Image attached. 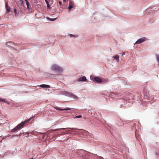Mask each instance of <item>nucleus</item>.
<instances>
[{
    "label": "nucleus",
    "instance_id": "obj_5",
    "mask_svg": "<svg viewBox=\"0 0 159 159\" xmlns=\"http://www.w3.org/2000/svg\"><path fill=\"white\" fill-rule=\"evenodd\" d=\"M74 4V2L71 1H70L69 2V6L68 9L69 10L71 9L73 7V5Z\"/></svg>",
    "mask_w": 159,
    "mask_h": 159
},
{
    "label": "nucleus",
    "instance_id": "obj_3",
    "mask_svg": "<svg viewBox=\"0 0 159 159\" xmlns=\"http://www.w3.org/2000/svg\"><path fill=\"white\" fill-rule=\"evenodd\" d=\"M146 39L145 37H144L142 38L139 39H138L135 43L134 44H140L144 41H145Z\"/></svg>",
    "mask_w": 159,
    "mask_h": 159
},
{
    "label": "nucleus",
    "instance_id": "obj_33",
    "mask_svg": "<svg viewBox=\"0 0 159 159\" xmlns=\"http://www.w3.org/2000/svg\"><path fill=\"white\" fill-rule=\"evenodd\" d=\"M64 0V1H65V0Z\"/></svg>",
    "mask_w": 159,
    "mask_h": 159
},
{
    "label": "nucleus",
    "instance_id": "obj_24",
    "mask_svg": "<svg viewBox=\"0 0 159 159\" xmlns=\"http://www.w3.org/2000/svg\"><path fill=\"white\" fill-rule=\"evenodd\" d=\"M125 54V52H123L122 53V55H124Z\"/></svg>",
    "mask_w": 159,
    "mask_h": 159
},
{
    "label": "nucleus",
    "instance_id": "obj_9",
    "mask_svg": "<svg viewBox=\"0 0 159 159\" xmlns=\"http://www.w3.org/2000/svg\"><path fill=\"white\" fill-rule=\"evenodd\" d=\"M40 87L43 88H50V85H46V84H41L40 85Z\"/></svg>",
    "mask_w": 159,
    "mask_h": 159
},
{
    "label": "nucleus",
    "instance_id": "obj_23",
    "mask_svg": "<svg viewBox=\"0 0 159 159\" xmlns=\"http://www.w3.org/2000/svg\"><path fill=\"white\" fill-rule=\"evenodd\" d=\"M20 1L21 2V3L23 4L24 3V2L23 0H20Z\"/></svg>",
    "mask_w": 159,
    "mask_h": 159
},
{
    "label": "nucleus",
    "instance_id": "obj_6",
    "mask_svg": "<svg viewBox=\"0 0 159 159\" xmlns=\"http://www.w3.org/2000/svg\"><path fill=\"white\" fill-rule=\"evenodd\" d=\"M87 80L86 77L85 76H83L82 77H80L78 79V81H84Z\"/></svg>",
    "mask_w": 159,
    "mask_h": 159
},
{
    "label": "nucleus",
    "instance_id": "obj_28",
    "mask_svg": "<svg viewBox=\"0 0 159 159\" xmlns=\"http://www.w3.org/2000/svg\"><path fill=\"white\" fill-rule=\"evenodd\" d=\"M27 136H26V137H28V136L29 135V134L28 133H27Z\"/></svg>",
    "mask_w": 159,
    "mask_h": 159
},
{
    "label": "nucleus",
    "instance_id": "obj_16",
    "mask_svg": "<svg viewBox=\"0 0 159 159\" xmlns=\"http://www.w3.org/2000/svg\"><path fill=\"white\" fill-rule=\"evenodd\" d=\"M156 59L157 62L159 63V55H157Z\"/></svg>",
    "mask_w": 159,
    "mask_h": 159
},
{
    "label": "nucleus",
    "instance_id": "obj_2",
    "mask_svg": "<svg viewBox=\"0 0 159 159\" xmlns=\"http://www.w3.org/2000/svg\"><path fill=\"white\" fill-rule=\"evenodd\" d=\"M32 118H33V117H31L29 119L25 120L24 121L20 123L18 125V126L19 127V129H20L23 128L24 126L25 125L30 121Z\"/></svg>",
    "mask_w": 159,
    "mask_h": 159
},
{
    "label": "nucleus",
    "instance_id": "obj_10",
    "mask_svg": "<svg viewBox=\"0 0 159 159\" xmlns=\"http://www.w3.org/2000/svg\"><path fill=\"white\" fill-rule=\"evenodd\" d=\"M113 58L114 59H116L118 62H119V56L118 55H115L113 57Z\"/></svg>",
    "mask_w": 159,
    "mask_h": 159
},
{
    "label": "nucleus",
    "instance_id": "obj_11",
    "mask_svg": "<svg viewBox=\"0 0 159 159\" xmlns=\"http://www.w3.org/2000/svg\"><path fill=\"white\" fill-rule=\"evenodd\" d=\"M19 127L18 126V125L16 126L15 128H14L13 129L11 130V131L12 132H14L16 131V130H17L19 129H20L19 128Z\"/></svg>",
    "mask_w": 159,
    "mask_h": 159
},
{
    "label": "nucleus",
    "instance_id": "obj_22",
    "mask_svg": "<svg viewBox=\"0 0 159 159\" xmlns=\"http://www.w3.org/2000/svg\"><path fill=\"white\" fill-rule=\"evenodd\" d=\"M45 0V1L46 4L49 3L48 2V0Z\"/></svg>",
    "mask_w": 159,
    "mask_h": 159
},
{
    "label": "nucleus",
    "instance_id": "obj_12",
    "mask_svg": "<svg viewBox=\"0 0 159 159\" xmlns=\"http://www.w3.org/2000/svg\"><path fill=\"white\" fill-rule=\"evenodd\" d=\"M0 101L3 102H6L8 104H9V102H8L6 101V99H2V98H0Z\"/></svg>",
    "mask_w": 159,
    "mask_h": 159
},
{
    "label": "nucleus",
    "instance_id": "obj_14",
    "mask_svg": "<svg viewBox=\"0 0 159 159\" xmlns=\"http://www.w3.org/2000/svg\"><path fill=\"white\" fill-rule=\"evenodd\" d=\"M57 109L58 110H70V108H66V109H61L60 108H57Z\"/></svg>",
    "mask_w": 159,
    "mask_h": 159
},
{
    "label": "nucleus",
    "instance_id": "obj_30",
    "mask_svg": "<svg viewBox=\"0 0 159 159\" xmlns=\"http://www.w3.org/2000/svg\"><path fill=\"white\" fill-rule=\"evenodd\" d=\"M71 131L70 130H68L67 131Z\"/></svg>",
    "mask_w": 159,
    "mask_h": 159
},
{
    "label": "nucleus",
    "instance_id": "obj_4",
    "mask_svg": "<svg viewBox=\"0 0 159 159\" xmlns=\"http://www.w3.org/2000/svg\"><path fill=\"white\" fill-rule=\"evenodd\" d=\"M94 80L95 81L98 83H101L102 82V80L100 78L97 77H95L94 78Z\"/></svg>",
    "mask_w": 159,
    "mask_h": 159
},
{
    "label": "nucleus",
    "instance_id": "obj_7",
    "mask_svg": "<svg viewBox=\"0 0 159 159\" xmlns=\"http://www.w3.org/2000/svg\"><path fill=\"white\" fill-rule=\"evenodd\" d=\"M78 129L74 128H60V129H56L53 130L52 131L54 132V131H58V130H60V129Z\"/></svg>",
    "mask_w": 159,
    "mask_h": 159
},
{
    "label": "nucleus",
    "instance_id": "obj_18",
    "mask_svg": "<svg viewBox=\"0 0 159 159\" xmlns=\"http://www.w3.org/2000/svg\"><path fill=\"white\" fill-rule=\"evenodd\" d=\"M81 117H82V116L81 115H79V116H75V118H80Z\"/></svg>",
    "mask_w": 159,
    "mask_h": 159
},
{
    "label": "nucleus",
    "instance_id": "obj_21",
    "mask_svg": "<svg viewBox=\"0 0 159 159\" xmlns=\"http://www.w3.org/2000/svg\"><path fill=\"white\" fill-rule=\"evenodd\" d=\"M59 4L60 5H61L62 4V2L61 1H59Z\"/></svg>",
    "mask_w": 159,
    "mask_h": 159
},
{
    "label": "nucleus",
    "instance_id": "obj_26",
    "mask_svg": "<svg viewBox=\"0 0 159 159\" xmlns=\"http://www.w3.org/2000/svg\"><path fill=\"white\" fill-rule=\"evenodd\" d=\"M84 156L83 155H82V158H84Z\"/></svg>",
    "mask_w": 159,
    "mask_h": 159
},
{
    "label": "nucleus",
    "instance_id": "obj_27",
    "mask_svg": "<svg viewBox=\"0 0 159 159\" xmlns=\"http://www.w3.org/2000/svg\"><path fill=\"white\" fill-rule=\"evenodd\" d=\"M27 136H26V137H28V136L29 135V134L28 133H27Z\"/></svg>",
    "mask_w": 159,
    "mask_h": 159
},
{
    "label": "nucleus",
    "instance_id": "obj_17",
    "mask_svg": "<svg viewBox=\"0 0 159 159\" xmlns=\"http://www.w3.org/2000/svg\"><path fill=\"white\" fill-rule=\"evenodd\" d=\"M70 95L72 96L74 98H76L77 99H78V98L75 95H74L73 94V93H71V94H70Z\"/></svg>",
    "mask_w": 159,
    "mask_h": 159
},
{
    "label": "nucleus",
    "instance_id": "obj_25",
    "mask_svg": "<svg viewBox=\"0 0 159 159\" xmlns=\"http://www.w3.org/2000/svg\"><path fill=\"white\" fill-rule=\"evenodd\" d=\"M80 152H84V151H83L82 150H80Z\"/></svg>",
    "mask_w": 159,
    "mask_h": 159
},
{
    "label": "nucleus",
    "instance_id": "obj_32",
    "mask_svg": "<svg viewBox=\"0 0 159 159\" xmlns=\"http://www.w3.org/2000/svg\"><path fill=\"white\" fill-rule=\"evenodd\" d=\"M70 35L71 36V35H72V34H70Z\"/></svg>",
    "mask_w": 159,
    "mask_h": 159
},
{
    "label": "nucleus",
    "instance_id": "obj_8",
    "mask_svg": "<svg viewBox=\"0 0 159 159\" xmlns=\"http://www.w3.org/2000/svg\"><path fill=\"white\" fill-rule=\"evenodd\" d=\"M5 7L7 12H9L10 11L11 8L8 6L7 2H6L5 3Z\"/></svg>",
    "mask_w": 159,
    "mask_h": 159
},
{
    "label": "nucleus",
    "instance_id": "obj_13",
    "mask_svg": "<svg viewBox=\"0 0 159 159\" xmlns=\"http://www.w3.org/2000/svg\"><path fill=\"white\" fill-rule=\"evenodd\" d=\"M25 1L26 3V4L27 6V8L28 9H30V7L29 3V2H28L27 0H25Z\"/></svg>",
    "mask_w": 159,
    "mask_h": 159
},
{
    "label": "nucleus",
    "instance_id": "obj_15",
    "mask_svg": "<svg viewBox=\"0 0 159 159\" xmlns=\"http://www.w3.org/2000/svg\"><path fill=\"white\" fill-rule=\"evenodd\" d=\"M47 19L48 20H49L51 21H53L55 20L56 19V18H54V19H51V18H49V17H47Z\"/></svg>",
    "mask_w": 159,
    "mask_h": 159
},
{
    "label": "nucleus",
    "instance_id": "obj_20",
    "mask_svg": "<svg viewBox=\"0 0 159 159\" xmlns=\"http://www.w3.org/2000/svg\"><path fill=\"white\" fill-rule=\"evenodd\" d=\"M47 4V7L48 8H49L50 7V5H49V3Z\"/></svg>",
    "mask_w": 159,
    "mask_h": 159
},
{
    "label": "nucleus",
    "instance_id": "obj_1",
    "mask_svg": "<svg viewBox=\"0 0 159 159\" xmlns=\"http://www.w3.org/2000/svg\"><path fill=\"white\" fill-rule=\"evenodd\" d=\"M51 69L58 73H61L63 71L62 69L56 64H53L52 66Z\"/></svg>",
    "mask_w": 159,
    "mask_h": 159
},
{
    "label": "nucleus",
    "instance_id": "obj_31",
    "mask_svg": "<svg viewBox=\"0 0 159 159\" xmlns=\"http://www.w3.org/2000/svg\"><path fill=\"white\" fill-rule=\"evenodd\" d=\"M30 159H33V158H31Z\"/></svg>",
    "mask_w": 159,
    "mask_h": 159
},
{
    "label": "nucleus",
    "instance_id": "obj_29",
    "mask_svg": "<svg viewBox=\"0 0 159 159\" xmlns=\"http://www.w3.org/2000/svg\"><path fill=\"white\" fill-rule=\"evenodd\" d=\"M9 43L8 42H7L6 43V44L7 45H8V43Z\"/></svg>",
    "mask_w": 159,
    "mask_h": 159
},
{
    "label": "nucleus",
    "instance_id": "obj_19",
    "mask_svg": "<svg viewBox=\"0 0 159 159\" xmlns=\"http://www.w3.org/2000/svg\"><path fill=\"white\" fill-rule=\"evenodd\" d=\"M14 12L15 13V14H17V11H16V9H14Z\"/></svg>",
    "mask_w": 159,
    "mask_h": 159
}]
</instances>
